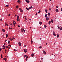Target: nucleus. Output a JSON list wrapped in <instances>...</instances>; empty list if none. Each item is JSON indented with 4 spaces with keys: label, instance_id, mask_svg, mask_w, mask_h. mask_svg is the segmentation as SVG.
Instances as JSON below:
<instances>
[{
    "label": "nucleus",
    "instance_id": "f257e3e1",
    "mask_svg": "<svg viewBox=\"0 0 62 62\" xmlns=\"http://www.w3.org/2000/svg\"><path fill=\"white\" fill-rule=\"evenodd\" d=\"M21 32L23 33H24V32H25V30H24V29H21Z\"/></svg>",
    "mask_w": 62,
    "mask_h": 62
},
{
    "label": "nucleus",
    "instance_id": "f03ea898",
    "mask_svg": "<svg viewBox=\"0 0 62 62\" xmlns=\"http://www.w3.org/2000/svg\"><path fill=\"white\" fill-rule=\"evenodd\" d=\"M19 10H20V11L21 12H23V9H22L21 8H20Z\"/></svg>",
    "mask_w": 62,
    "mask_h": 62
},
{
    "label": "nucleus",
    "instance_id": "7ed1b4c3",
    "mask_svg": "<svg viewBox=\"0 0 62 62\" xmlns=\"http://www.w3.org/2000/svg\"><path fill=\"white\" fill-rule=\"evenodd\" d=\"M25 1L26 2H27V3H29L30 2L29 0H26Z\"/></svg>",
    "mask_w": 62,
    "mask_h": 62
},
{
    "label": "nucleus",
    "instance_id": "20e7f679",
    "mask_svg": "<svg viewBox=\"0 0 62 62\" xmlns=\"http://www.w3.org/2000/svg\"><path fill=\"white\" fill-rule=\"evenodd\" d=\"M13 23H14V26H15V24H16V22H15V21H14L13 22Z\"/></svg>",
    "mask_w": 62,
    "mask_h": 62
},
{
    "label": "nucleus",
    "instance_id": "39448f33",
    "mask_svg": "<svg viewBox=\"0 0 62 62\" xmlns=\"http://www.w3.org/2000/svg\"><path fill=\"white\" fill-rule=\"evenodd\" d=\"M53 34L54 36H56V34H55V32L54 31L53 32Z\"/></svg>",
    "mask_w": 62,
    "mask_h": 62
},
{
    "label": "nucleus",
    "instance_id": "423d86ee",
    "mask_svg": "<svg viewBox=\"0 0 62 62\" xmlns=\"http://www.w3.org/2000/svg\"><path fill=\"white\" fill-rule=\"evenodd\" d=\"M27 49H24V51L25 53H26V52H27Z\"/></svg>",
    "mask_w": 62,
    "mask_h": 62
},
{
    "label": "nucleus",
    "instance_id": "0eeeda50",
    "mask_svg": "<svg viewBox=\"0 0 62 62\" xmlns=\"http://www.w3.org/2000/svg\"><path fill=\"white\" fill-rule=\"evenodd\" d=\"M18 44L19 46H21V44L20 42H19L18 43Z\"/></svg>",
    "mask_w": 62,
    "mask_h": 62
},
{
    "label": "nucleus",
    "instance_id": "6e6552de",
    "mask_svg": "<svg viewBox=\"0 0 62 62\" xmlns=\"http://www.w3.org/2000/svg\"><path fill=\"white\" fill-rule=\"evenodd\" d=\"M2 31L3 32H5V31H5V30L4 29H2Z\"/></svg>",
    "mask_w": 62,
    "mask_h": 62
},
{
    "label": "nucleus",
    "instance_id": "1a4fd4ad",
    "mask_svg": "<svg viewBox=\"0 0 62 62\" xmlns=\"http://www.w3.org/2000/svg\"><path fill=\"white\" fill-rule=\"evenodd\" d=\"M43 54H46V52H45V51L44 50L43 51Z\"/></svg>",
    "mask_w": 62,
    "mask_h": 62
},
{
    "label": "nucleus",
    "instance_id": "9d476101",
    "mask_svg": "<svg viewBox=\"0 0 62 62\" xmlns=\"http://www.w3.org/2000/svg\"><path fill=\"white\" fill-rule=\"evenodd\" d=\"M31 56L32 57H33L34 56V54L33 53L32 54H31Z\"/></svg>",
    "mask_w": 62,
    "mask_h": 62
},
{
    "label": "nucleus",
    "instance_id": "9b49d317",
    "mask_svg": "<svg viewBox=\"0 0 62 62\" xmlns=\"http://www.w3.org/2000/svg\"><path fill=\"white\" fill-rule=\"evenodd\" d=\"M55 11L57 12H58L59 11L58 10V9H56L55 10Z\"/></svg>",
    "mask_w": 62,
    "mask_h": 62
},
{
    "label": "nucleus",
    "instance_id": "f8f14e48",
    "mask_svg": "<svg viewBox=\"0 0 62 62\" xmlns=\"http://www.w3.org/2000/svg\"><path fill=\"white\" fill-rule=\"evenodd\" d=\"M46 19L47 21H48V20H49V17H46Z\"/></svg>",
    "mask_w": 62,
    "mask_h": 62
},
{
    "label": "nucleus",
    "instance_id": "ddd939ff",
    "mask_svg": "<svg viewBox=\"0 0 62 62\" xmlns=\"http://www.w3.org/2000/svg\"><path fill=\"white\" fill-rule=\"evenodd\" d=\"M28 58V56H27V57L26 58V61H27V58Z\"/></svg>",
    "mask_w": 62,
    "mask_h": 62
},
{
    "label": "nucleus",
    "instance_id": "4468645a",
    "mask_svg": "<svg viewBox=\"0 0 62 62\" xmlns=\"http://www.w3.org/2000/svg\"><path fill=\"white\" fill-rule=\"evenodd\" d=\"M39 23L40 24V25H41V24H42V22H40Z\"/></svg>",
    "mask_w": 62,
    "mask_h": 62
},
{
    "label": "nucleus",
    "instance_id": "2eb2a0df",
    "mask_svg": "<svg viewBox=\"0 0 62 62\" xmlns=\"http://www.w3.org/2000/svg\"><path fill=\"white\" fill-rule=\"evenodd\" d=\"M51 21H49V22H48V23H48V24H49V25H50V24H51Z\"/></svg>",
    "mask_w": 62,
    "mask_h": 62
},
{
    "label": "nucleus",
    "instance_id": "dca6fc26",
    "mask_svg": "<svg viewBox=\"0 0 62 62\" xmlns=\"http://www.w3.org/2000/svg\"><path fill=\"white\" fill-rule=\"evenodd\" d=\"M45 11H46V13H47V12L48 11V10H47V9H46L45 10Z\"/></svg>",
    "mask_w": 62,
    "mask_h": 62
},
{
    "label": "nucleus",
    "instance_id": "f3484780",
    "mask_svg": "<svg viewBox=\"0 0 62 62\" xmlns=\"http://www.w3.org/2000/svg\"><path fill=\"white\" fill-rule=\"evenodd\" d=\"M47 15H48L49 16H50V15H51V14H50V13H48L47 14Z\"/></svg>",
    "mask_w": 62,
    "mask_h": 62
},
{
    "label": "nucleus",
    "instance_id": "a211bd4d",
    "mask_svg": "<svg viewBox=\"0 0 62 62\" xmlns=\"http://www.w3.org/2000/svg\"><path fill=\"white\" fill-rule=\"evenodd\" d=\"M4 60H5V61H7V58H4V59H3Z\"/></svg>",
    "mask_w": 62,
    "mask_h": 62
},
{
    "label": "nucleus",
    "instance_id": "6ab92c4d",
    "mask_svg": "<svg viewBox=\"0 0 62 62\" xmlns=\"http://www.w3.org/2000/svg\"><path fill=\"white\" fill-rule=\"evenodd\" d=\"M51 23H52L54 22V21H53V20L52 19H51Z\"/></svg>",
    "mask_w": 62,
    "mask_h": 62
},
{
    "label": "nucleus",
    "instance_id": "aec40b11",
    "mask_svg": "<svg viewBox=\"0 0 62 62\" xmlns=\"http://www.w3.org/2000/svg\"><path fill=\"white\" fill-rule=\"evenodd\" d=\"M26 9H27V10H29V9L28 8H26Z\"/></svg>",
    "mask_w": 62,
    "mask_h": 62
},
{
    "label": "nucleus",
    "instance_id": "412c9836",
    "mask_svg": "<svg viewBox=\"0 0 62 62\" xmlns=\"http://www.w3.org/2000/svg\"><path fill=\"white\" fill-rule=\"evenodd\" d=\"M16 20L17 21H20V19H19V18H17V19Z\"/></svg>",
    "mask_w": 62,
    "mask_h": 62
},
{
    "label": "nucleus",
    "instance_id": "4be33fe9",
    "mask_svg": "<svg viewBox=\"0 0 62 62\" xmlns=\"http://www.w3.org/2000/svg\"><path fill=\"white\" fill-rule=\"evenodd\" d=\"M5 25H7V26H8V24H6V23H5Z\"/></svg>",
    "mask_w": 62,
    "mask_h": 62
},
{
    "label": "nucleus",
    "instance_id": "5701e85b",
    "mask_svg": "<svg viewBox=\"0 0 62 62\" xmlns=\"http://www.w3.org/2000/svg\"><path fill=\"white\" fill-rule=\"evenodd\" d=\"M44 27L45 28H46V27H47V26H46V25H44Z\"/></svg>",
    "mask_w": 62,
    "mask_h": 62
},
{
    "label": "nucleus",
    "instance_id": "b1692460",
    "mask_svg": "<svg viewBox=\"0 0 62 62\" xmlns=\"http://www.w3.org/2000/svg\"><path fill=\"white\" fill-rule=\"evenodd\" d=\"M57 38H59V35L58 34H57Z\"/></svg>",
    "mask_w": 62,
    "mask_h": 62
},
{
    "label": "nucleus",
    "instance_id": "393cba45",
    "mask_svg": "<svg viewBox=\"0 0 62 62\" xmlns=\"http://www.w3.org/2000/svg\"><path fill=\"white\" fill-rule=\"evenodd\" d=\"M16 8H19V6H16Z\"/></svg>",
    "mask_w": 62,
    "mask_h": 62
},
{
    "label": "nucleus",
    "instance_id": "a878e982",
    "mask_svg": "<svg viewBox=\"0 0 62 62\" xmlns=\"http://www.w3.org/2000/svg\"><path fill=\"white\" fill-rule=\"evenodd\" d=\"M9 39H10V40H11V41H12V39H11V38L10 37V38Z\"/></svg>",
    "mask_w": 62,
    "mask_h": 62
},
{
    "label": "nucleus",
    "instance_id": "bb28decb",
    "mask_svg": "<svg viewBox=\"0 0 62 62\" xmlns=\"http://www.w3.org/2000/svg\"><path fill=\"white\" fill-rule=\"evenodd\" d=\"M10 41L9 40H8V44H9V43H10Z\"/></svg>",
    "mask_w": 62,
    "mask_h": 62
},
{
    "label": "nucleus",
    "instance_id": "cd10ccee",
    "mask_svg": "<svg viewBox=\"0 0 62 62\" xmlns=\"http://www.w3.org/2000/svg\"><path fill=\"white\" fill-rule=\"evenodd\" d=\"M9 6V5H6L5 6V7H8Z\"/></svg>",
    "mask_w": 62,
    "mask_h": 62
},
{
    "label": "nucleus",
    "instance_id": "c85d7f7f",
    "mask_svg": "<svg viewBox=\"0 0 62 62\" xmlns=\"http://www.w3.org/2000/svg\"><path fill=\"white\" fill-rule=\"evenodd\" d=\"M27 57V55H24V58H25V57Z\"/></svg>",
    "mask_w": 62,
    "mask_h": 62
},
{
    "label": "nucleus",
    "instance_id": "c756f323",
    "mask_svg": "<svg viewBox=\"0 0 62 62\" xmlns=\"http://www.w3.org/2000/svg\"><path fill=\"white\" fill-rule=\"evenodd\" d=\"M6 35V38H8V34H7Z\"/></svg>",
    "mask_w": 62,
    "mask_h": 62
},
{
    "label": "nucleus",
    "instance_id": "7c9ffc66",
    "mask_svg": "<svg viewBox=\"0 0 62 62\" xmlns=\"http://www.w3.org/2000/svg\"><path fill=\"white\" fill-rule=\"evenodd\" d=\"M39 48L40 49H41L42 47H41V46H40L39 47Z\"/></svg>",
    "mask_w": 62,
    "mask_h": 62
},
{
    "label": "nucleus",
    "instance_id": "2f4dec72",
    "mask_svg": "<svg viewBox=\"0 0 62 62\" xmlns=\"http://www.w3.org/2000/svg\"><path fill=\"white\" fill-rule=\"evenodd\" d=\"M17 19H19V16H17Z\"/></svg>",
    "mask_w": 62,
    "mask_h": 62
},
{
    "label": "nucleus",
    "instance_id": "473e14b6",
    "mask_svg": "<svg viewBox=\"0 0 62 62\" xmlns=\"http://www.w3.org/2000/svg\"><path fill=\"white\" fill-rule=\"evenodd\" d=\"M10 25H12V26H13V25H13V24H12V23H11V24H10Z\"/></svg>",
    "mask_w": 62,
    "mask_h": 62
},
{
    "label": "nucleus",
    "instance_id": "72a5a7b5",
    "mask_svg": "<svg viewBox=\"0 0 62 62\" xmlns=\"http://www.w3.org/2000/svg\"><path fill=\"white\" fill-rule=\"evenodd\" d=\"M2 54H1V58H3V57H2Z\"/></svg>",
    "mask_w": 62,
    "mask_h": 62
},
{
    "label": "nucleus",
    "instance_id": "f704fd0d",
    "mask_svg": "<svg viewBox=\"0 0 62 62\" xmlns=\"http://www.w3.org/2000/svg\"><path fill=\"white\" fill-rule=\"evenodd\" d=\"M2 47H3V48L5 47V45H3V46Z\"/></svg>",
    "mask_w": 62,
    "mask_h": 62
},
{
    "label": "nucleus",
    "instance_id": "c9c22d12",
    "mask_svg": "<svg viewBox=\"0 0 62 62\" xmlns=\"http://www.w3.org/2000/svg\"><path fill=\"white\" fill-rule=\"evenodd\" d=\"M47 16V14H46L45 15V17H46Z\"/></svg>",
    "mask_w": 62,
    "mask_h": 62
},
{
    "label": "nucleus",
    "instance_id": "e433bc0d",
    "mask_svg": "<svg viewBox=\"0 0 62 62\" xmlns=\"http://www.w3.org/2000/svg\"><path fill=\"white\" fill-rule=\"evenodd\" d=\"M56 8H58V6H56Z\"/></svg>",
    "mask_w": 62,
    "mask_h": 62
},
{
    "label": "nucleus",
    "instance_id": "4c0bfd02",
    "mask_svg": "<svg viewBox=\"0 0 62 62\" xmlns=\"http://www.w3.org/2000/svg\"><path fill=\"white\" fill-rule=\"evenodd\" d=\"M21 2L20 0H18L17 1V2H18V3H19V2Z\"/></svg>",
    "mask_w": 62,
    "mask_h": 62
},
{
    "label": "nucleus",
    "instance_id": "58836bf2",
    "mask_svg": "<svg viewBox=\"0 0 62 62\" xmlns=\"http://www.w3.org/2000/svg\"><path fill=\"white\" fill-rule=\"evenodd\" d=\"M18 27H20V25H18Z\"/></svg>",
    "mask_w": 62,
    "mask_h": 62
},
{
    "label": "nucleus",
    "instance_id": "ea45409f",
    "mask_svg": "<svg viewBox=\"0 0 62 62\" xmlns=\"http://www.w3.org/2000/svg\"><path fill=\"white\" fill-rule=\"evenodd\" d=\"M9 46H10V47H11V45H8Z\"/></svg>",
    "mask_w": 62,
    "mask_h": 62
},
{
    "label": "nucleus",
    "instance_id": "a19ab883",
    "mask_svg": "<svg viewBox=\"0 0 62 62\" xmlns=\"http://www.w3.org/2000/svg\"><path fill=\"white\" fill-rule=\"evenodd\" d=\"M49 9L50 10H51V8H49Z\"/></svg>",
    "mask_w": 62,
    "mask_h": 62
},
{
    "label": "nucleus",
    "instance_id": "79ce46f5",
    "mask_svg": "<svg viewBox=\"0 0 62 62\" xmlns=\"http://www.w3.org/2000/svg\"><path fill=\"white\" fill-rule=\"evenodd\" d=\"M14 51L15 52H16V51H17V50H16V49H14Z\"/></svg>",
    "mask_w": 62,
    "mask_h": 62
},
{
    "label": "nucleus",
    "instance_id": "37998d69",
    "mask_svg": "<svg viewBox=\"0 0 62 62\" xmlns=\"http://www.w3.org/2000/svg\"><path fill=\"white\" fill-rule=\"evenodd\" d=\"M0 20V21H2V18H1Z\"/></svg>",
    "mask_w": 62,
    "mask_h": 62
},
{
    "label": "nucleus",
    "instance_id": "c03bdc74",
    "mask_svg": "<svg viewBox=\"0 0 62 62\" xmlns=\"http://www.w3.org/2000/svg\"><path fill=\"white\" fill-rule=\"evenodd\" d=\"M39 13H40V12H41V11H40V10H39Z\"/></svg>",
    "mask_w": 62,
    "mask_h": 62
},
{
    "label": "nucleus",
    "instance_id": "a18cd8bd",
    "mask_svg": "<svg viewBox=\"0 0 62 62\" xmlns=\"http://www.w3.org/2000/svg\"><path fill=\"white\" fill-rule=\"evenodd\" d=\"M60 30H62V27L60 29Z\"/></svg>",
    "mask_w": 62,
    "mask_h": 62
},
{
    "label": "nucleus",
    "instance_id": "49530a36",
    "mask_svg": "<svg viewBox=\"0 0 62 62\" xmlns=\"http://www.w3.org/2000/svg\"><path fill=\"white\" fill-rule=\"evenodd\" d=\"M29 21H31V19H29Z\"/></svg>",
    "mask_w": 62,
    "mask_h": 62
},
{
    "label": "nucleus",
    "instance_id": "de8ad7c7",
    "mask_svg": "<svg viewBox=\"0 0 62 62\" xmlns=\"http://www.w3.org/2000/svg\"><path fill=\"white\" fill-rule=\"evenodd\" d=\"M5 47H4V48H2V49H5Z\"/></svg>",
    "mask_w": 62,
    "mask_h": 62
},
{
    "label": "nucleus",
    "instance_id": "09e8293b",
    "mask_svg": "<svg viewBox=\"0 0 62 62\" xmlns=\"http://www.w3.org/2000/svg\"><path fill=\"white\" fill-rule=\"evenodd\" d=\"M58 29H60V27H58Z\"/></svg>",
    "mask_w": 62,
    "mask_h": 62
},
{
    "label": "nucleus",
    "instance_id": "8fccbe9b",
    "mask_svg": "<svg viewBox=\"0 0 62 62\" xmlns=\"http://www.w3.org/2000/svg\"><path fill=\"white\" fill-rule=\"evenodd\" d=\"M36 15H38V13H36Z\"/></svg>",
    "mask_w": 62,
    "mask_h": 62
},
{
    "label": "nucleus",
    "instance_id": "3c124183",
    "mask_svg": "<svg viewBox=\"0 0 62 62\" xmlns=\"http://www.w3.org/2000/svg\"><path fill=\"white\" fill-rule=\"evenodd\" d=\"M61 11H62V8H61Z\"/></svg>",
    "mask_w": 62,
    "mask_h": 62
},
{
    "label": "nucleus",
    "instance_id": "603ef678",
    "mask_svg": "<svg viewBox=\"0 0 62 62\" xmlns=\"http://www.w3.org/2000/svg\"><path fill=\"white\" fill-rule=\"evenodd\" d=\"M5 42H6V41H7V40H5Z\"/></svg>",
    "mask_w": 62,
    "mask_h": 62
},
{
    "label": "nucleus",
    "instance_id": "864d4df0",
    "mask_svg": "<svg viewBox=\"0 0 62 62\" xmlns=\"http://www.w3.org/2000/svg\"><path fill=\"white\" fill-rule=\"evenodd\" d=\"M31 8H33L32 7V6H31Z\"/></svg>",
    "mask_w": 62,
    "mask_h": 62
},
{
    "label": "nucleus",
    "instance_id": "5fc2aeb1",
    "mask_svg": "<svg viewBox=\"0 0 62 62\" xmlns=\"http://www.w3.org/2000/svg\"><path fill=\"white\" fill-rule=\"evenodd\" d=\"M29 8V9H31V7H30Z\"/></svg>",
    "mask_w": 62,
    "mask_h": 62
},
{
    "label": "nucleus",
    "instance_id": "6e6d98bb",
    "mask_svg": "<svg viewBox=\"0 0 62 62\" xmlns=\"http://www.w3.org/2000/svg\"><path fill=\"white\" fill-rule=\"evenodd\" d=\"M11 29V28H10V27L9 28V29Z\"/></svg>",
    "mask_w": 62,
    "mask_h": 62
},
{
    "label": "nucleus",
    "instance_id": "4d7b16f0",
    "mask_svg": "<svg viewBox=\"0 0 62 62\" xmlns=\"http://www.w3.org/2000/svg\"><path fill=\"white\" fill-rule=\"evenodd\" d=\"M24 17H25V18H26V16H24Z\"/></svg>",
    "mask_w": 62,
    "mask_h": 62
},
{
    "label": "nucleus",
    "instance_id": "13d9d810",
    "mask_svg": "<svg viewBox=\"0 0 62 62\" xmlns=\"http://www.w3.org/2000/svg\"><path fill=\"white\" fill-rule=\"evenodd\" d=\"M41 60H42V59H43V58H42V57L41 58Z\"/></svg>",
    "mask_w": 62,
    "mask_h": 62
},
{
    "label": "nucleus",
    "instance_id": "bf43d9fd",
    "mask_svg": "<svg viewBox=\"0 0 62 62\" xmlns=\"http://www.w3.org/2000/svg\"><path fill=\"white\" fill-rule=\"evenodd\" d=\"M8 16H10V14H9Z\"/></svg>",
    "mask_w": 62,
    "mask_h": 62
},
{
    "label": "nucleus",
    "instance_id": "052dcab7",
    "mask_svg": "<svg viewBox=\"0 0 62 62\" xmlns=\"http://www.w3.org/2000/svg\"><path fill=\"white\" fill-rule=\"evenodd\" d=\"M12 40L13 41L14 40V39H12Z\"/></svg>",
    "mask_w": 62,
    "mask_h": 62
},
{
    "label": "nucleus",
    "instance_id": "680f3d73",
    "mask_svg": "<svg viewBox=\"0 0 62 62\" xmlns=\"http://www.w3.org/2000/svg\"><path fill=\"white\" fill-rule=\"evenodd\" d=\"M6 51H7V50H6V49H5V52H6Z\"/></svg>",
    "mask_w": 62,
    "mask_h": 62
},
{
    "label": "nucleus",
    "instance_id": "e2e57ef3",
    "mask_svg": "<svg viewBox=\"0 0 62 62\" xmlns=\"http://www.w3.org/2000/svg\"><path fill=\"white\" fill-rule=\"evenodd\" d=\"M1 51V48L0 49V51Z\"/></svg>",
    "mask_w": 62,
    "mask_h": 62
},
{
    "label": "nucleus",
    "instance_id": "0e129e2a",
    "mask_svg": "<svg viewBox=\"0 0 62 62\" xmlns=\"http://www.w3.org/2000/svg\"><path fill=\"white\" fill-rule=\"evenodd\" d=\"M6 48H8V46H7L6 47Z\"/></svg>",
    "mask_w": 62,
    "mask_h": 62
},
{
    "label": "nucleus",
    "instance_id": "69168bd1",
    "mask_svg": "<svg viewBox=\"0 0 62 62\" xmlns=\"http://www.w3.org/2000/svg\"><path fill=\"white\" fill-rule=\"evenodd\" d=\"M31 43H33V41H31Z\"/></svg>",
    "mask_w": 62,
    "mask_h": 62
},
{
    "label": "nucleus",
    "instance_id": "338daca9",
    "mask_svg": "<svg viewBox=\"0 0 62 62\" xmlns=\"http://www.w3.org/2000/svg\"><path fill=\"white\" fill-rule=\"evenodd\" d=\"M38 13H39V12Z\"/></svg>",
    "mask_w": 62,
    "mask_h": 62
},
{
    "label": "nucleus",
    "instance_id": "774afa93",
    "mask_svg": "<svg viewBox=\"0 0 62 62\" xmlns=\"http://www.w3.org/2000/svg\"><path fill=\"white\" fill-rule=\"evenodd\" d=\"M46 45H47V43H46Z\"/></svg>",
    "mask_w": 62,
    "mask_h": 62
}]
</instances>
